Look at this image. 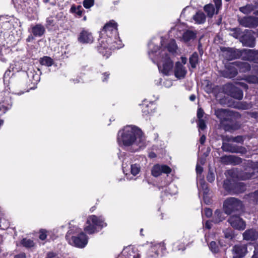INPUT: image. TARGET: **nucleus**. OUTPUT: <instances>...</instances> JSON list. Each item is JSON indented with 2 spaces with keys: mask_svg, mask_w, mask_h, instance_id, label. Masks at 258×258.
<instances>
[{
  "mask_svg": "<svg viewBox=\"0 0 258 258\" xmlns=\"http://www.w3.org/2000/svg\"><path fill=\"white\" fill-rule=\"evenodd\" d=\"M122 254L125 258H140V254L137 250L131 245L125 247L122 251Z\"/></svg>",
  "mask_w": 258,
  "mask_h": 258,
  "instance_id": "nucleus-16",
  "label": "nucleus"
},
{
  "mask_svg": "<svg viewBox=\"0 0 258 258\" xmlns=\"http://www.w3.org/2000/svg\"><path fill=\"white\" fill-rule=\"evenodd\" d=\"M233 153L245 154L247 153V150L243 147L235 146Z\"/></svg>",
  "mask_w": 258,
  "mask_h": 258,
  "instance_id": "nucleus-42",
  "label": "nucleus"
},
{
  "mask_svg": "<svg viewBox=\"0 0 258 258\" xmlns=\"http://www.w3.org/2000/svg\"><path fill=\"white\" fill-rule=\"evenodd\" d=\"M171 172V169L165 165L156 164L152 168V175L154 177H158L162 173L169 174Z\"/></svg>",
  "mask_w": 258,
  "mask_h": 258,
  "instance_id": "nucleus-13",
  "label": "nucleus"
},
{
  "mask_svg": "<svg viewBox=\"0 0 258 258\" xmlns=\"http://www.w3.org/2000/svg\"><path fill=\"white\" fill-rule=\"evenodd\" d=\"M27 76L33 85H36L40 80V76L34 70H29Z\"/></svg>",
  "mask_w": 258,
  "mask_h": 258,
  "instance_id": "nucleus-23",
  "label": "nucleus"
},
{
  "mask_svg": "<svg viewBox=\"0 0 258 258\" xmlns=\"http://www.w3.org/2000/svg\"><path fill=\"white\" fill-rule=\"evenodd\" d=\"M149 51L148 55L150 58L154 63H157L159 70L165 75H170L173 72V63L165 50H163L159 52V56L155 58L157 51L159 49L158 46L155 45L154 40L150 41L148 44Z\"/></svg>",
  "mask_w": 258,
  "mask_h": 258,
  "instance_id": "nucleus-3",
  "label": "nucleus"
},
{
  "mask_svg": "<svg viewBox=\"0 0 258 258\" xmlns=\"http://www.w3.org/2000/svg\"><path fill=\"white\" fill-rule=\"evenodd\" d=\"M141 167L139 164H134L131 166V173L135 176L137 175L140 171Z\"/></svg>",
  "mask_w": 258,
  "mask_h": 258,
  "instance_id": "nucleus-41",
  "label": "nucleus"
},
{
  "mask_svg": "<svg viewBox=\"0 0 258 258\" xmlns=\"http://www.w3.org/2000/svg\"><path fill=\"white\" fill-rule=\"evenodd\" d=\"M234 65L239 69L240 72L245 73L250 69V64L246 62L235 61L234 62Z\"/></svg>",
  "mask_w": 258,
  "mask_h": 258,
  "instance_id": "nucleus-22",
  "label": "nucleus"
},
{
  "mask_svg": "<svg viewBox=\"0 0 258 258\" xmlns=\"http://www.w3.org/2000/svg\"><path fill=\"white\" fill-rule=\"evenodd\" d=\"M237 68L234 65V62L227 66L223 75L225 78H232L237 74Z\"/></svg>",
  "mask_w": 258,
  "mask_h": 258,
  "instance_id": "nucleus-18",
  "label": "nucleus"
},
{
  "mask_svg": "<svg viewBox=\"0 0 258 258\" xmlns=\"http://www.w3.org/2000/svg\"><path fill=\"white\" fill-rule=\"evenodd\" d=\"M146 248L149 249L147 252V254L149 257H157L158 254V250L160 248L163 249L164 246L162 243H151L150 244H147L145 245Z\"/></svg>",
  "mask_w": 258,
  "mask_h": 258,
  "instance_id": "nucleus-9",
  "label": "nucleus"
},
{
  "mask_svg": "<svg viewBox=\"0 0 258 258\" xmlns=\"http://www.w3.org/2000/svg\"><path fill=\"white\" fill-rule=\"evenodd\" d=\"M205 215L207 217H210L212 215V211L209 208H206L204 211Z\"/></svg>",
  "mask_w": 258,
  "mask_h": 258,
  "instance_id": "nucleus-59",
  "label": "nucleus"
},
{
  "mask_svg": "<svg viewBox=\"0 0 258 258\" xmlns=\"http://www.w3.org/2000/svg\"><path fill=\"white\" fill-rule=\"evenodd\" d=\"M245 139V137L242 136H238L235 137H229L227 138V141L228 142L232 141L233 142L238 143H243L244 140Z\"/></svg>",
  "mask_w": 258,
  "mask_h": 258,
  "instance_id": "nucleus-39",
  "label": "nucleus"
},
{
  "mask_svg": "<svg viewBox=\"0 0 258 258\" xmlns=\"http://www.w3.org/2000/svg\"><path fill=\"white\" fill-rule=\"evenodd\" d=\"M248 197L250 200L253 201V202H258V190L255 191L252 193H250L248 195Z\"/></svg>",
  "mask_w": 258,
  "mask_h": 258,
  "instance_id": "nucleus-47",
  "label": "nucleus"
},
{
  "mask_svg": "<svg viewBox=\"0 0 258 258\" xmlns=\"http://www.w3.org/2000/svg\"><path fill=\"white\" fill-rule=\"evenodd\" d=\"M78 40L82 43H91L94 41V38L91 32L83 30L80 33Z\"/></svg>",
  "mask_w": 258,
  "mask_h": 258,
  "instance_id": "nucleus-15",
  "label": "nucleus"
},
{
  "mask_svg": "<svg viewBox=\"0 0 258 258\" xmlns=\"http://www.w3.org/2000/svg\"><path fill=\"white\" fill-rule=\"evenodd\" d=\"M207 180L210 182H212L215 180V175L213 172L209 170L207 177Z\"/></svg>",
  "mask_w": 258,
  "mask_h": 258,
  "instance_id": "nucleus-52",
  "label": "nucleus"
},
{
  "mask_svg": "<svg viewBox=\"0 0 258 258\" xmlns=\"http://www.w3.org/2000/svg\"><path fill=\"white\" fill-rule=\"evenodd\" d=\"M192 19L196 23L201 24L205 23L206 17L205 14L202 11H199L192 16Z\"/></svg>",
  "mask_w": 258,
  "mask_h": 258,
  "instance_id": "nucleus-25",
  "label": "nucleus"
},
{
  "mask_svg": "<svg viewBox=\"0 0 258 258\" xmlns=\"http://www.w3.org/2000/svg\"><path fill=\"white\" fill-rule=\"evenodd\" d=\"M198 54L197 52H194L189 58V62L192 68L196 67L198 62Z\"/></svg>",
  "mask_w": 258,
  "mask_h": 258,
  "instance_id": "nucleus-36",
  "label": "nucleus"
},
{
  "mask_svg": "<svg viewBox=\"0 0 258 258\" xmlns=\"http://www.w3.org/2000/svg\"><path fill=\"white\" fill-rule=\"evenodd\" d=\"M177 49V45L174 40H171L168 44L167 48H163L161 49L160 52H161L163 50H165L166 52L167 51L170 53H174L176 51ZM168 54V53H167Z\"/></svg>",
  "mask_w": 258,
  "mask_h": 258,
  "instance_id": "nucleus-30",
  "label": "nucleus"
},
{
  "mask_svg": "<svg viewBox=\"0 0 258 258\" xmlns=\"http://www.w3.org/2000/svg\"><path fill=\"white\" fill-rule=\"evenodd\" d=\"M117 23L110 21L106 23L101 31V38L98 50L103 56L108 58L111 53V50L119 49L122 44L118 36Z\"/></svg>",
  "mask_w": 258,
  "mask_h": 258,
  "instance_id": "nucleus-2",
  "label": "nucleus"
},
{
  "mask_svg": "<svg viewBox=\"0 0 258 258\" xmlns=\"http://www.w3.org/2000/svg\"><path fill=\"white\" fill-rule=\"evenodd\" d=\"M233 194H238L243 192L246 189V186L243 182L234 183Z\"/></svg>",
  "mask_w": 258,
  "mask_h": 258,
  "instance_id": "nucleus-31",
  "label": "nucleus"
},
{
  "mask_svg": "<svg viewBox=\"0 0 258 258\" xmlns=\"http://www.w3.org/2000/svg\"><path fill=\"white\" fill-rule=\"evenodd\" d=\"M40 63L42 65H45L47 67L51 66L53 64V60L48 56H44L40 59Z\"/></svg>",
  "mask_w": 258,
  "mask_h": 258,
  "instance_id": "nucleus-35",
  "label": "nucleus"
},
{
  "mask_svg": "<svg viewBox=\"0 0 258 258\" xmlns=\"http://www.w3.org/2000/svg\"><path fill=\"white\" fill-rule=\"evenodd\" d=\"M203 170V167L199 165V163H197L196 166V171L197 173V178L198 179V180L200 179V178H203V177H202L201 176V174H202Z\"/></svg>",
  "mask_w": 258,
  "mask_h": 258,
  "instance_id": "nucleus-50",
  "label": "nucleus"
},
{
  "mask_svg": "<svg viewBox=\"0 0 258 258\" xmlns=\"http://www.w3.org/2000/svg\"><path fill=\"white\" fill-rule=\"evenodd\" d=\"M174 72L175 76L180 79L184 77L186 71L183 65L180 62L178 61L175 64Z\"/></svg>",
  "mask_w": 258,
  "mask_h": 258,
  "instance_id": "nucleus-19",
  "label": "nucleus"
},
{
  "mask_svg": "<svg viewBox=\"0 0 258 258\" xmlns=\"http://www.w3.org/2000/svg\"><path fill=\"white\" fill-rule=\"evenodd\" d=\"M233 33L231 34L235 38H238L240 35V30L239 28H235L233 29Z\"/></svg>",
  "mask_w": 258,
  "mask_h": 258,
  "instance_id": "nucleus-54",
  "label": "nucleus"
},
{
  "mask_svg": "<svg viewBox=\"0 0 258 258\" xmlns=\"http://www.w3.org/2000/svg\"><path fill=\"white\" fill-rule=\"evenodd\" d=\"M83 11V9L80 5L78 6L77 7L75 6H73L70 10L71 13L76 14L79 17L82 16Z\"/></svg>",
  "mask_w": 258,
  "mask_h": 258,
  "instance_id": "nucleus-37",
  "label": "nucleus"
},
{
  "mask_svg": "<svg viewBox=\"0 0 258 258\" xmlns=\"http://www.w3.org/2000/svg\"><path fill=\"white\" fill-rule=\"evenodd\" d=\"M210 250L214 253H217L219 251L218 246L215 241H212L209 244Z\"/></svg>",
  "mask_w": 258,
  "mask_h": 258,
  "instance_id": "nucleus-46",
  "label": "nucleus"
},
{
  "mask_svg": "<svg viewBox=\"0 0 258 258\" xmlns=\"http://www.w3.org/2000/svg\"><path fill=\"white\" fill-rule=\"evenodd\" d=\"M198 124L199 128L201 130H204L206 128V124L203 119L199 120Z\"/></svg>",
  "mask_w": 258,
  "mask_h": 258,
  "instance_id": "nucleus-51",
  "label": "nucleus"
},
{
  "mask_svg": "<svg viewBox=\"0 0 258 258\" xmlns=\"http://www.w3.org/2000/svg\"><path fill=\"white\" fill-rule=\"evenodd\" d=\"M233 258H242L247 252V245L239 244L234 245L232 248Z\"/></svg>",
  "mask_w": 258,
  "mask_h": 258,
  "instance_id": "nucleus-14",
  "label": "nucleus"
},
{
  "mask_svg": "<svg viewBox=\"0 0 258 258\" xmlns=\"http://www.w3.org/2000/svg\"><path fill=\"white\" fill-rule=\"evenodd\" d=\"M225 93L231 96L235 99L241 100L243 98V92L235 85L231 83L226 84L224 87Z\"/></svg>",
  "mask_w": 258,
  "mask_h": 258,
  "instance_id": "nucleus-7",
  "label": "nucleus"
},
{
  "mask_svg": "<svg viewBox=\"0 0 258 258\" xmlns=\"http://www.w3.org/2000/svg\"><path fill=\"white\" fill-rule=\"evenodd\" d=\"M254 173L253 171L250 172H243L240 174V178L241 180H247L253 177Z\"/></svg>",
  "mask_w": 258,
  "mask_h": 258,
  "instance_id": "nucleus-40",
  "label": "nucleus"
},
{
  "mask_svg": "<svg viewBox=\"0 0 258 258\" xmlns=\"http://www.w3.org/2000/svg\"><path fill=\"white\" fill-rule=\"evenodd\" d=\"M45 32L44 27L40 25L37 24L32 27V32L35 36H41Z\"/></svg>",
  "mask_w": 258,
  "mask_h": 258,
  "instance_id": "nucleus-27",
  "label": "nucleus"
},
{
  "mask_svg": "<svg viewBox=\"0 0 258 258\" xmlns=\"http://www.w3.org/2000/svg\"><path fill=\"white\" fill-rule=\"evenodd\" d=\"M205 90L208 93H212L213 92V87L212 85L208 83L206 86Z\"/></svg>",
  "mask_w": 258,
  "mask_h": 258,
  "instance_id": "nucleus-60",
  "label": "nucleus"
},
{
  "mask_svg": "<svg viewBox=\"0 0 258 258\" xmlns=\"http://www.w3.org/2000/svg\"><path fill=\"white\" fill-rule=\"evenodd\" d=\"M253 49H244L241 52L242 59L252 61L253 54Z\"/></svg>",
  "mask_w": 258,
  "mask_h": 258,
  "instance_id": "nucleus-28",
  "label": "nucleus"
},
{
  "mask_svg": "<svg viewBox=\"0 0 258 258\" xmlns=\"http://www.w3.org/2000/svg\"><path fill=\"white\" fill-rule=\"evenodd\" d=\"M204 114V112L203 110L201 108H198V111H197V117L199 118V120L200 119H202Z\"/></svg>",
  "mask_w": 258,
  "mask_h": 258,
  "instance_id": "nucleus-58",
  "label": "nucleus"
},
{
  "mask_svg": "<svg viewBox=\"0 0 258 258\" xmlns=\"http://www.w3.org/2000/svg\"><path fill=\"white\" fill-rule=\"evenodd\" d=\"M229 224L234 228L238 230H243L246 227L245 222L238 216H232L229 219Z\"/></svg>",
  "mask_w": 258,
  "mask_h": 258,
  "instance_id": "nucleus-12",
  "label": "nucleus"
},
{
  "mask_svg": "<svg viewBox=\"0 0 258 258\" xmlns=\"http://www.w3.org/2000/svg\"><path fill=\"white\" fill-rule=\"evenodd\" d=\"M252 107V104L250 103H247L245 102H240L238 105V108L241 109H248Z\"/></svg>",
  "mask_w": 258,
  "mask_h": 258,
  "instance_id": "nucleus-45",
  "label": "nucleus"
},
{
  "mask_svg": "<svg viewBox=\"0 0 258 258\" xmlns=\"http://www.w3.org/2000/svg\"><path fill=\"white\" fill-rule=\"evenodd\" d=\"M211 222L209 221H207L205 223V227L207 229H209L211 228Z\"/></svg>",
  "mask_w": 258,
  "mask_h": 258,
  "instance_id": "nucleus-63",
  "label": "nucleus"
},
{
  "mask_svg": "<svg viewBox=\"0 0 258 258\" xmlns=\"http://www.w3.org/2000/svg\"><path fill=\"white\" fill-rule=\"evenodd\" d=\"M240 41L244 46L249 47L255 46V38L251 31L245 30L244 35L240 38Z\"/></svg>",
  "mask_w": 258,
  "mask_h": 258,
  "instance_id": "nucleus-11",
  "label": "nucleus"
},
{
  "mask_svg": "<svg viewBox=\"0 0 258 258\" xmlns=\"http://www.w3.org/2000/svg\"><path fill=\"white\" fill-rule=\"evenodd\" d=\"M236 84L239 85L240 86H241V87L245 89H248V86L247 84H246L245 83H243V82H236Z\"/></svg>",
  "mask_w": 258,
  "mask_h": 258,
  "instance_id": "nucleus-62",
  "label": "nucleus"
},
{
  "mask_svg": "<svg viewBox=\"0 0 258 258\" xmlns=\"http://www.w3.org/2000/svg\"><path fill=\"white\" fill-rule=\"evenodd\" d=\"M117 142L131 152H137L147 145L145 136L140 128L134 125H126L117 135Z\"/></svg>",
  "mask_w": 258,
  "mask_h": 258,
  "instance_id": "nucleus-1",
  "label": "nucleus"
},
{
  "mask_svg": "<svg viewBox=\"0 0 258 258\" xmlns=\"http://www.w3.org/2000/svg\"><path fill=\"white\" fill-rule=\"evenodd\" d=\"M254 8L252 5H247L244 7H240L239 10L244 14H249L254 10Z\"/></svg>",
  "mask_w": 258,
  "mask_h": 258,
  "instance_id": "nucleus-38",
  "label": "nucleus"
},
{
  "mask_svg": "<svg viewBox=\"0 0 258 258\" xmlns=\"http://www.w3.org/2000/svg\"><path fill=\"white\" fill-rule=\"evenodd\" d=\"M213 1L216 6V13H218L222 6V0H213Z\"/></svg>",
  "mask_w": 258,
  "mask_h": 258,
  "instance_id": "nucleus-53",
  "label": "nucleus"
},
{
  "mask_svg": "<svg viewBox=\"0 0 258 258\" xmlns=\"http://www.w3.org/2000/svg\"><path fill=\"white\" fill-rule=\"evenodd\" d=\"M204 10L209 17H212L215 14V9L213 5L211 4L205 5L204 7Z\"/></svg>",
  "mask_w": 258,
  "mask_h": 258,
  "instance_id": "nucleus-32",
  "label": "nucleus"
},
{
  "mask_svg": "<svg viewBox=\"0 0 258 258\" xmlns=\"http://www.w3.org/2000/svg\"><path fill=\"white\" fill-rule=\"evenodd\" d=\"M244 80L249 83L258 84V78L255 76H247L244 79Z\"/></svg>",
  "mask_w": 258,
  "mask_h": 258,
  "instance_id": "nucleus-43",
  "label": "nucleus"
},
{
  "mask_svg": "<svg viewBox=\"0 0 258 258\" xmlns=\"http://www.w3.org/2000/svg\"><path fill=\"white\" fill-rule=\"evenodd\" d=\"M12 104L11 98L8 94L7 95H0V109L4 108L7 110L11 108Z\"/></svg>",
  "mask_w": 258,
  "mask_h": 258,
  "instance_id": "nucleus-17",
  "label": "nucleus"
},
{
  "mask_svg": "<svg viewBox=\"0 0 258 258\" xmlns=\"http://www.w3.org/2000/svg\"><path fill=\"white\" fill-rule=\"evenodd\" d=\"M21 244L26 248H31L35 245V243L33 240L30 239H27L26 238H23L21 241Z\"/></svg>",
  "mask_w": 258,
  "mask_h": 258,
  "instance_id": "nucleus-34",
  "label": "nucleus"
},
{
  "mask_svg": "<svg viewBox=\"0 0 258 258\" xmlns=\"http://www.w3.org/2000/svg\"><path fill=\"white\" fill-rule=\"evenodd\" d=\"M224 214L222 211L219 210H216L215 211L213 220L214 222L219 223L224 220Z\"/></svg>",
  "mask_w": 258,
  "mask_h": 258,
  "instance_id": "nucleus-33",
  "label": "nucleus"
},
{
  "mask_svg": "<svg viewBox=\"0 0 258 258\" xmlns=\"http://www.w3.org/2000/svg\"><path fill=\"white\" fill-rule=\"evenodd\" d=\"M239 24L248 28H254L258 26V18L253 16L244 17L238 19Z\"/></svg>",
  "mask_w": 258,
  "mask_h": 258,
  "instance_id": "nucleus-10",
  "label": "nucleus"
},
{
  "mask_svg": "<svg viewBox=\"0 0 258 258\" xmlns=\"http://www.w3.org/2000/svg\"><path fill=\"white\" fill-rule=\"evenodd\" d=\"M197 184L198 185L199 192L203 191V198L204 202L206 204H208V202H207L206 201V195H207L209 191V189L207 186V184L205 181L204 178H200L198 180Z\"/></svg>",
  "mask_w": 258,
  "mask_h": 258,
  "instance_id": "nucleus-21",
  "label": "nucleus"
},
{
  "mask_svg": "<svg viewBox=\"0 0 258 258\" xmlns=\"http://www.w3.org/2000/svg\"><path fill=\"white\" fill-rule=\"evenodd\" d=\"M234 183L233 179H227L224 181L223 187L226 191L233 194Z\"/></svg>",
  "mask_w": 258,
  "mask_h": 258,
  "instance_id": "nucleus-26",
  "label": "nucleus"
},
{
  "mask_svg": "<svg viewBox=\"0 0 258 258\" xmlns=\"http://www.w3.org/2000/svg\"><path fill=\"white\" fill-rule=\"evenodd\" d=\"M215 114L220 119L221 123L224 124L225 121H231L233 113L232 111L225 109H218L215 110Z\"/></svg>",
  "mask_w": 258,
  "mask_h": 258,
  "instance_id": "nucleus-8",
  "label": "nucleus"
},
{
  "mask_svg": "<svg viewBox=\"0 0 258 258\" xmlns=\"http://www.w3.org/2000/svg\"><path fill=\"white\" fill-rule=\"evenodd\" d=\"M243 237L246 240L254 241L258 238V232L254 229H247L243 233Z\"/></svg>",
  "mask_w": 258,
  "mask_h": 258,
  "instance_id": "nucleus-20",
  "label": "nucleus"
},
{
  "mask_svg": "<svg viewBox=\"0 0 258 258\" xmlns=\"http://www.w3.org/2000/svg\"><path fill=\"white\" fill-rule=\"evenodd\" d=\"M221 162L225 164H231V155L224 156L220 158Z\"/></svg>",
  "mask_w": 258,
  "mask_h": 258,
  "instance_id": "nucleus-44",
  "label": "nucleus"
},
{
  "mask_svg": "<svg viewBox=\"0 0 258 258\" xmlns=\"http://www.w3.org/2000/svg\"><path fill=\"white\" fill-rule=\"evenodd\" d=\"M15 258H26L25 253H22L15 256Z\"/></svg>",
  "mask_w": 258,
  "mask_h": 258,
  "instance_id": "nucleus-64",
  "label": "nucleus"
},
{
  "mask_svg": "<svg viewBox=\"0 0 258 258\" xmlns=\"http://www.w3.org/2000/svg\"><path fill=\"white\" fill-rule=\"evenodd\" d=\"M46 231L45 230H41L40 231L39 238L41 240H44L46 238Z\"/></svg>",
  "mask_w": 258,
  "mask_h": 258,
  "instance_id": "nucleus-56",
  "label": "nucleus"
},
{
  "mask_svg": "<svg viewBox=\"0 0 258 258\" xmlns=\"http://www.w3.org/2000/svg\"><path fill=\"white\" fill-rule=\"evenodd\" d=\"M242 162V159L233 155H231V164L232 165H237Z\"/></svg>",
  "mask_w": 258,
  "mask_h": 258,
  "instance_id": "nucleus-48",
  "label": "nucleus"
},
{
  "mask_svg": "<svg viewBox=\"0 0 258 258\" xmlns=\"http://www.w3.org/2000/svg\"><path fill=\"white\" fill-rule=\"evenodd\" d=\"M75 233L79 234L77 236H73L69 240V243L77 247H84L88 243V237L77 227H70L66 235V238H68L69 235Z\"/></svg>",
  "mask_w": 258,
  "mask_h": 258,
  "instance_id": "nucleus-4",
  "label": "nucleus"
},
{
  "mask_svg": "<svg viewBox=\"0 0 258 258\" xmlns=\"http://www.w3.org/2000/svg\"><path fill=\"white\" fill-rule=\"evenodd\" d=\"M106 226V223L102 217H97L95 215H91L88 217L84 230L88 234H91L95 232L97 227L102 228Z\"/></svg>",
  "mask_w": 258,
  "mask_h": 258,
  "instance_id": "nucleus-5",
  "label": "nucleus"
},
{
  "mask_svg": "<svg viewBox=\"0 0 258 258\" xmlns=\"http://www.w3.org/2000/svg\"><path fill=\"white\" fill-rule=\"evenodd\" d=\"M197 33L191 30H186L182 35V39L185 42L194 40L196 37Z\"/></svg>",
  "mask_w": 258,
  "mask_h": 258,
  "instance_id": "nucleus-24",
  "label": "nucleus"
},
{
  "mask_svg": "<svg viewBox=\"0 0 258 258\" xmlns=\"http://www.w3.org/2000/svg\"><path fill=\"white\" fill-rule=\"evenodd\" d=\"M242 208L243 204L241 201L235 198H227L223 203V208L225 213L227 214L241 210Z\"/></svg>",
  "mask_w": 258,
  "mask_h": 258,
  "instance_id": "nucleus-6",
  "label": "nucleus"
},
{
  "mask_svg": "<svg viewBox=\"0 0 258 258\" xmlns=\"http://www.w3.org/2000/svg\"><path fill=\"white\" fill-rule=\"evenodd\" d=\"M46 258H61L57 253L53 252H49Z\"/></svg>",
  "mask_w": 258,
  "mask_h": 258,
  "instance_id": "nucleus-55",
  "label": "nucleus"
},
{
  "mask_svg": "<svg viewBox=\"0 0 258 258\" xmlns=\"http://www.w3.org/2000/svg\"><path fill=\"white\" fill-rule=\"evenodd\" d=\"M94 0H84L83 1V6L86 9H89L91 7L94 5Z\"/></svg>",
  "mask_w": 258,
  "mask_h": 258,
  "instance_id": "nucleus-49",
  "label": "nucleus"
},
{
  "mask_svg": "<svg viewBox=\"0 0 258 258\" xmlns=\"http://www.w3.org/2000/svg\"><path fill=\"white\" fill-rule=\"evenodd\" d=\"M227 138L228 137L227 136L222 138L223 143L221 148L224 151L233 153L235 145L225 143V141H227Z\"/></svg>",
  "mask_w": 258,
  "mask_h": 258,
  "instance_id": "nucleus-29",
  "label": "nucleus"
},
{
  "mask_svg": "<svg viewBox=\"0 0 258 258\" xmlns=\"http://www.w3.org/2000/svg\"><path fill=\"white\" fill-rule=\"evenodd\" d=\"M252 61L258 63V50H254Z\"/></svg>",
  "mask_w": 258,
  "mask_h": 258,
  "instance_id": "nucleus-57",
  "label": "nucleus"
},
{
  "mask_svg": "<svg viewBox=\"0 0 258 258\" xmlns=\"http://www.w3.org/2000/svg\"><path fill=\"white\" fill-rule=\"evenodd\" d=\"M163 85L166 88H169L172 85V82L171 80H166L163 82Z\"/></svg>",
  "mask_w": 258,
  "mask_h": 258,
  "instance_id": "nucleus-61",
  "label": "nucleus"
}]
</instances>
